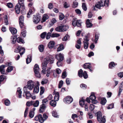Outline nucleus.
<instances>
[{"mask_svg": "<svg viewBox=\"0 0 123 123\" xmlns=\"http://www.w3.org/2000/svg\"><path fill=\"white\" fill-rule=\"evenodd\" d=\"M25 0H18V4L22 7V9L23 10L25 8L24 3Z\"/></svg>", "mask_w": 123, "mask_h": 123, "instance_id": "ddd939ff", "label": "nucleus"}, {"mask_svg": "<svg viewBox=\"0 0 123 123\" xmlns=\"http://www.w3.org/2000/svg\"><path fill=\"white\" fill-rule=\"evenodd\" d=\"M54 61V58L52 57H47L45 58L42 64V73L43 74H46L47 72L46 69L47 68V64L50 62V63H52Z\"/></svg>", "mask_w": 123, "mask_h": 123, "instance_id": "f257e3e1", "label": "nucleus"}, {"mask_svg": "<svg viewBox=\"0 0 123 123\" xmlns=\"http://www.w3.org/2000/svg\"><path fill=\"white\" fill-rule=\"evenodd\" d=\"M58 61L56 63L57 66L58 67L62 66V63L61 61Z\"/></svg>", "mask_w": 123, "mask_h": 123, "instance_id": "774afa93", "label": "nucleus"}, {"mask_svg": "<svg viewBox=\"0 0 123 123\" xmlns=\"http://www.w3.org/2000/svg\"><path fill=\"white\" fill-rule=\"evenodd\" d=\"M11 39L12 43L13 44H14L16 40V38L15 37L12 36L11 37Z\"/></svg>", "mask_w": 123, "mask_h": 123, "instance_id": "473e14b6", "label": "nucleus"}, {"mask_svg": "<svg viewBox=\"0 0 123 123\" xmlns=\"http://www.w3.org/2000/svg\"><path fill=\"white\" fill-rule=\"evenodd\" d=\"M26 96V98L28 99L30 98L31 96V94L30 92H27L26 93H25Z\"/></svg>", "mask_w": 123, "mask_h": 123, "instance_id": "a18cd8bd", "label": "nucleus"}, {"mask_svg": "<svg viewBox=\"0 0 123 123\" xmlns=\"http://www.w3.org/2000/svg\"><path fill=\"white\" fill-rule=\"evenodd\" d=\"M17 42L18 43H25L24 40L20 37H18L17 38Z\"/></svg>", "mask_w": 123, "mask_h": 123, "instance_id": "f704fd0d", "label": "nucleus"}, {"mask_svg": "<svg viewBox=\"0 0 123 123\" xmlns=\"http://www.w3.org/2000/svg\"><path fill=\"white\" fill-rule=\"evenodd\" d=\"M50 68H49L46 70L47 72L46 73H47L46 76L47 77H49V74L51 72L50 70Z\"/></svg>", "mask_w": 123, "mask_h": 123, "instance_id": "13d9d810", "label": "nucleus"}, {"mask_svg": "<svg viewBox=\"0 0 123 123\" xmlns=\"http://www.w3.org/2000/svg\"><path fill=\"white\" fill-rule=\"evenodd\" d=\"M34 119L36 121H39V122L41 123L44 122L43 118L42 117V115L41 114H39L35 117Z\"/></svg>", "mask_w": 123, "mask_h": 123, "instance_id": "9d476101", "label": "nucleus"}, {"mask_svg": "<svg viewBox=\"0 0 123 123\" xmlns=\"http://www.w3.org/2000/svg\"><path fill=\"white\" fill-rule=\"evenodd\" d=\"M105 118V116H103V117L102 116L98 117L97 118V120L99 122L102 121L103 118Z\"/></svg>", "mask_w": 123, "mask_h": 123, "instance_id": "603ef678", "label": "nucleus"}, {"mask_svg": "<svg viewBox=\"0 0 123 123\" xmlns=\"http://www.w3.org/2000/svg\"><path fill=\"white\" fill-rule=\"evenodd\" d=\"M62 31H67L69 28V26L66 25H62Z\"/></svg>", "mask_w": 123, "mask_h": 123, "instance_id": "393cba45", "label": "nucleus"}, {"mask_svg": "<svg viewBox=\"0 0 123 123\" xmlns=\"http://www.w3.org/2000/svg\"><path fill=\"white\" fill-rule=\"evenodd\" d=\"M66 82L67 85H70L71 82L69 78H66Z\"/></svg>", "mask_w": 123, "mask_h": 123, "instance_id": "69168bd1", "label": "nucleus"}, {"mask_svg": "<svg viewBox=\"0 0 123 123\" xmlns=\"http://www.w3.org/2000/svg\"><path fill=\"white\" fill-rule=\"evenodd\" d=\"M15 52L16 53H20L21 56H22L25 52V49L21 46H19L15 50Z\"/></svg>", "mask_w": 123, "mask_h": 123, "instance_id": "7ed1b4c3", "label": "nucleus"}, {"mask_svg": "<svg viewBox=\"0 0 123 123\" xmlns=\"http://www.w3.org/2000/svg\"><path fill=\"white\" fill-rule=\"evenodd\" d=\"M82 7L83 10L86 11L87 9V8L85 3H83L82 5Z\"/></svg>", "mask_w": 123, "mask_h": 123, "instance_id": "864d4df0", "label": "nucleus"}, {"mask_svg": "<svg viewBox=\"0 0 123 123\" xmlns=\"http://www.w3.org/2000/svg\"><path fill=\"white\" fill-rule=\"evenodd\" d=\"M34 112L32 111H31L29 113V116L31 118H32L34 116Z\"/></svg>", "mask_w": 123, "mask_h": 123, "instance_id": "3c124183", "label": "nucleus"}, {"mask_svg": "<svg viewBox=\"0 0 123 123\" xmlns=\"http://www.w3.org/2000/svg\"><path fill=\"white\" fill-rule=\"evenodd\" d=\"M33 104V102L31 101L27 102L26 104V105L28 106H30L32 105Z\"/></svg>", "mask_w": 123, "mask_h": 123, "instance_id": "052dcab7", "label": "nucleus"}, {"mask_svg": "<svg viewBox=\"0 0 123 123\" xmlns=\"http://www.w3.org/2000/svg\"><path fill=\"white\" fill-rule=\"evenodd\" d=\"M39 101L38 100H37L33 104V105L34 107H37L39 105Z\"/></svg>", "mask_w": 123, "mask_h": 123, "instance_id": "c03bdc74", "label": "nucleus"}, {"mask_svg": "<svg viewBox=\"0 0 123 123\" xmlns=\"http://www.w3.org/2000/svg\"><path fill=\"white\" fill-rule=\"evenodd\" d=\"M22 7L18 4H17L16 6L15 10L17 14H19L20 11V7Z\"/></svg>", "mask_w": 123, "mask_h": 123, "instance_id": "4468645a", "label": "nucleus"}, {"mask_svg": "<svg viewBox=\"0 0 123 123\" xmlns=\"http://www.w3.org/2000/svg\"><path fill=\"white\" fill-rule=\"evenodd\" d=\"M47 34V33L46 32H44L41 34V37L42 38H44Z\"/></svg>", "mask_w": 123, "mask_h": 123, "instance_id": "e2e57ef3", "label": "nucleus"}, {"mask_svg": "<svg viewBox=\"0 0 123 123\" xmlns=\"http://www.w3.org/2000/svg\"><path fill=\"white\" fill-rule=\"evenodd\" d=\"M53 6V4L51 3H49L48 5V8L50 9H52Z\"/></svg>", "mask_w": 123, "mask_h": 123, "instance_id": "338daca9", "label": "nucleus"}, {"mask_svg": "<svg viewBox=\"0 0 123 123\" xmlns=\"http://www.w3.org/2000/svg\"><path fill=\"white\" fill-rule=\"evenodd\" d=\"M86 26L87 27L90 28L92 26V24L90 22L89 19H87L86 20Z\"/></svg>", "mask_w": 123, "mask_h": 123, "instance_id": "a211bd4d", "label": "nucleus"}, {"mask_svg": "<svg viewBox=\"0 0 123 123\" xmlns=\"http://www.w3.org/2000/svg\"><path fill=\"white\" fill-rule=\"evenodd\" d=\"M64 47L63 45L62 44L60 45L59 47L57 49V51L59 52L61 51L64 49Z\"/></svg>", "mask_w": 123, "mask_h": 123, "instance_id": "cd10ccee", "label": "nucleus"}, {"mask_svg": "<svg viewBox=\"0 0 123 123\" xmlns=\"http://www.w3.org/2000/svg\"><path fill=\"white\" fill-rule=\"evenodd\" d=\"M83 76L85 79H86L88 77V75L86 71H84L83 73Z\"/></svg>", "mask_w": 123, "mask_h": 123, "instance_id": "5fc2aeb1", "label": "nucleus"}, {"mask_svg": "<svg viewBox=\"0 0 123 123\" xmlns=\"http://www.w3.org/2000/svg\"><path fill=\"white\" fill-rule=\"evenodd\" d=\"M55 57L58 61H62L63 59V54L60 53L56 54L55 56Z\"/></svg>", "mask_w": 123, "mask_h": 123, "instance_id": "f8f14e48", "label": "nucleus"}, {"mask_svg": "<svg viewBox=\"0 0 123 123\" xmlns=\"http://www.w3.org/2000/svg\"><path fill=\"white\" fill-rule=\"evenodd\" d=\"M35 84V82L32 80L29 81L27 83V86L28 89L30 90H31L33 88Z\"/></svg>", "mask_w": 123, "mask_h": 123, "instance_id": "20e7f679", "label": "nucleus"}, {"mask_svg": "<svg viewBox=\"0 0 123 123\" xmlns=\"http://www.w3.org/2000/svg\"><path fill=\"white\" fill-rule=\"evenodd\" d=\"M106 99L105 98H102L101 101V103L102 105H104L106 103Z\"/></svg>", "mask_w": 123, "mask_h": 123, "instance_id": "49530a36", "label": "nucleus"}, {"mask_svg": "<svg viewBox=\"0 0 123 123\" xmlns=\"http://www.w3.org/2000/svg\"><path fill=\"white\" fill-rule=\"evenodd\" d=\"M17 94L18 95L19 98H20L22 97V91L21 89L20 88H18L17 89Z\"/></svg>", "mask_w": 123, "mask_h": 123, "instance_id": "412c9836", "label": "nucleus"}, {"mask_svg": "<svg viewBox=\"0 0 123 123\" xmlns=\"http://www.w3.org/2000/svg\"><path fill=\"white\" fill-rule=\"evenodd\" d=\"M6 76L4 75H3L0 76V81H3L6 78Z\"/></svg>", "mask_w": 123, "mask_h": 123, "instance_id": "37998d69", "label": "nucleus"}, {"mask_svg": "<svg viewBox=\"0 0 123 123\" xmlns=\"http://www.w3.org/2000/svg\"><path fill=\"white\" fill-rule=\"evenodd\" d=\"M49 18V16L46 14H44L43 15L42 18V20H41L42 23L45 22L46 20L48 19Z\"/></svg>", "mask_w": 123, "mask_h": 123, "instance_id": "dca6fc26", "label": "nucleus"}, {"mask_svg": "<svg viewBox=\"0 0 123 123\" xmlns=\"http://www.w3.org/2000/svg\"><path fill=\"white\" fill-rule=\"evenodd\" d=\"M40 94L41 95L43 94L44 92V88L43 87H41L40 88Z\"/></svg>", "mask_w": 123, "mask_h": 123, "instance_id": "4d7b16f0", "label": "nucleus"}, {"mask_svg": "<svg viewBox=\"0 0 123 123\" xmlns=\"http://www.w3.org/2000/svg\"><path fill=\"white\" fill-rule=\"evenodd\" d=\"M56 101L53 100H51L50 103V105L52 106L55 107L56 106Z\"/></svg>", "mask_w": 123, "mask_h": 123, "instance_id": "a878e982", "label": "nucleus"}, {"mask_svg": "<svg viewBox=\"0 0 123 123\" xmlns=\"http://www.w3.org/2000/svg\"><path fill=\"white\" fill-rule=\"evenodd\" d=\"M113 62H111L109 64V67L111 68H112L116 65Z\"/></svg>", "mask_w": 123, "mask_h": 123, "instance_id": "c9c22d12", "label": "nucleus"}, {"mask_svg": "<svg viewBox=\"0 0 123 123\" xmlns=\"http://www.w3.org/2000/svg\"><path fill=\"white\" fill-rule=\"evenodd\" d=\"M13 67L12 66H10L7 68L6 71L8 73L10 72L13 70Z\"/></svg>", "mask_w": 123, "mask_h": 123, "instance_id": "ea45409f", "label": "nucleus"}, {"mask_svg": "<svg viewBox=\"0 0 123 123\" xmlns=\"http://www.w3.org/2000/svg\"><path fill=\"white\" fill-rule=\"evenodd\" d=\"M60 36L59 34L56 33H53L51 34V37H57Z\"/></svg>", "mask_w": 123, "mask_h": 123, "instance_id": "4c0bfd02", "label": "nucleus"}, {"mask_svg": "<svg viewBox=\"0 0 123 123\" xmlns=\"http://www.w3.org/2000/svg\"><path fill=\"white\" fill-rule=\"evenodd\" d=\"M97 116V118L98 117L102 116V114L101 112L100 111H98L97 112L96 114Z\"/></svg>", "mask_w": 123, "mask_h": 123, "instance_id": "6e6d98bb", "label": "nucleus"}, {"mask_svg": "<svg viewBox=\"0 0 123 123\" xmlns=\"http://www.w3.org/2000/svg\"><path fill=\"white\" fill-rule=\"evenodd\" d=\"M100 6H108L109 3V0H101L100 2H98Z\"/></svg>", "mask_w": 123, "mask_h": 123, "instance_id": "39448f33", "label": "nucleus"}, {"mask_svg": "<svg viewBox=\"0 0 123 123\" xmlns=\"http://www.w3.org/2000/svg\"><path fill=\"white\" fill-rule=\"evenodd\" d=\"M31 56L30 55H28L27 56V57L26 59V63L27 64H28L30 63L31 61Z\"/></svg>", "mask_w": 123, "mask_h": 123, "instance_id": "4be33fe9", "label": "nucleus"}, {"mask_svg": "<svg viewBox=\"0 0 123 123\" xmlns=\"http://www.w3.org/2000/svg\"><path fill=\"white\" fill-rule=\"evenodd\" d=\"M64 7L65 8H67L70 6L69 4L66 2H65L63 4Z\"/></svg>", "mask_w": 123, "mask_h": 123, "instance_id": "a19ab883", "label": "nucleus"}, {"mask_svg": "<svg viewBox=\"0 0 123 123\" xmlns=\"http://www.w3.org/2000/svg\"><path fill=\"white\" fill-rule=\"evenodd\" d=\"M89 63H86L84 65V68H89L90 67Z\"/></svg>", "mask_w": 123, "mask_h": 123, "instance_id": "09e8293b", "label": "nucleus"}, {"mask_svg": "<svg viewBox=\"0 0 123 123\" xmlns=\"http://www.w3.org/2000/svg\"><path fill=\"white\" fill-rule=\"evenodd\" d=\"M40 16L38 15L34 16L33 18V21L34 23H38L40 21L41 18Z\"/></svg>", "mask_w": 123, "mask_h": 123, "instance_id": "0eeeda50", "label": "nucleus"}, {"mask_svg": "<svg viewBox=\"0 0 123 123\" xmlns=\"http://www.w3.org/2000/svg\"><path fill=\"white\" fill-rule=\"evenodd\" d=\"M51 23H50L49 25H50V26H51L53 25L57 21L55 18H53L51 20Z\"/></svg>", "mask_w": 123, "mask_h": 123, "instance_id": "b1692460", "label": "nucleus"}, {"mask_svg": "<svg viewBox=\"0 0 123 123\" xmlns=\"http://www.w3.org/2000/svg\"><path fill=\"white\" fill-rule=\"evenodd\" d=\"M63 83V82L62 80H61L60 81L58 85V88H60L62 87Z\"/></svg>", "mask_w": 123, "mask_h": 123, "instance_id": "680f3d73", "label": "nucleus"}, {"mask_svg": "<svg viewBox=\"0 0 123 123\" xmlns=\"http://www.w3.org/2000/svg\"><path fill=\"white\" fill-rule=\"evenodd\" d=\"M7 66V65H2L0 67V72L1 73L3 74H6L5 73V70L4 69L5 67Z\"/></svg>", "mask_w": 123, "mask_h": 123, "instance_id": "2eb2a0df", "label": "nucleus"}, {"mask_svg": "<svg viewBox=\"0 0 123 123\" xmlns=\"http://www.w3.org/2000/svg\"><path fill=\"white\" fill-rule=\"evenodd\" d=\"M28 89L27 86H25L23 88V90L24 91V93H26L27 92H29L27 91Z\"/></svg>", "mask_w": 123, "mask_h": 123, "instance_id": "bf43d9fd", "label": "nucleus"}, {"mask_svg": "<svg viewBox=\"0 0 123 123\" xmlns=\"http://www.w3.org/2000/svg\"><path fill=\"white\" fill-rule=\"evenodd\" d=\"M52 114L53 116L55 117H58L57 112L55 111H52Z\"/></svg>", "mask_w": 123, "mask_h": 123, "instance_id": "8fccbe9b", "label": "nucleus"}, {"mask_svg": "<svg viewBox=\"0 0 123 123\" xmlns=\"http://www.w3.org/2000/svg\"><path fill=\"white\" fill-rule=\"evenodd\" d=\"M78 5V3L76 1H74L73 2V7L74 8H75L77 7Z\"/></svg>", "mask_w": 123, "mask_h": 123, "instance_id": "0e129e2a", "label": "nucleus"}, {"mask_svg": "<svg viewBox=\"0 0 123 123\" xmlns=\"http://www.w3.org/2000/svg\"><path fill=\"white\" fill-rule=\"evenodd\" d=\"M89 40L88 39L87 37L86 36L85 38L84 39V41H83L84 44V47L85 49H87L88 46Z\"/></svg>", "mask_w": 123, "mask_h": 123, "instance_id": "6e6552de", "label": "nucleus"}, {"mask_svg": "<svg viewBox=\"0 0 123 123\" xmlns=\"http://www.w3.org/2000/svg\"><path fill=\"white\" fill-rule=\"evenodd\" d=\"M5 104L6 106H8L10 104V101L8 99H6L5 100Z\"/></svg>", "mask_w": 123, "mask_h": 123, "instance_id": "de8ad7c7", "label": "nucleus"}, {"mask_svg": "<svg viewBox=\"0 0 123 123\" xmlns=\"http://www.w3.org/2000/svg\"><path fill=\"white\" fill-rule=\"evenodd\" d=\"M73 98L70 96H68L64 98L63 101L66 103L69 104L71 103L73 101Z\"/></svg>", "mask_w": 123, "mask_h": 123, "instance_id": "423d86ee", "label": "nucleus"}, {"mask_svg": "<svg viewBox=\"0 0 123 123\" xmlns=\"http://www.w3.org/2000/svg\"><path fill=\"white\" fill-rule=\"evenodd\" d=\"M99 34L95 35V43H97V41L99 38Z\"/></svg>", "mask_w": 123, "mask_h": 123, "instance_id": "58836bf2", "label": "nucleus"}, {"mask_svg": "<svg viewBox=\"0 0 123 123\" xmlns=\"http://www.w3.org/2000/svg\"><path fill=\"white\" fill-rule=\"evenodd\" d=\"M55 43L53 41L50 42L49 43L48 47L50 49L53 48L54 46Z\"/></svg>", "mask_w": 123, "mask_h": 123, "instance_id": "f3484780", "label": "nucleus"}, {"mask_svg": "<svg viewBox=\"0 0 123 123\" xmlns=\"http://www.w3.org/2000/svg\"><path fill=\"white\" fill-rule=\"evenodd\" d=\"M69 37V36L68 35H66L62 39V40L63 41H65L68 40Z\"/></svg>", "mask_w": 123, "mask_h": 123, "instance_id": "72a5a7b5", "label": "nucleus"}, {"mask_svg": "<svg viewBox=\"0 0 123 123\" xmlns=\"http://www.w3.org/2000/svg\"><path fill=\"white\" fill-rule=\"evenodd\" d=\"M9 29L10 31L13 34H16L17 32V30L14 28H9Z\"/></svg>", "mask_w": 123, "mask_h": 123, "instance_id": "6ab92c4d", "label": "nucleus"}, {"mask_svg": "<svg viewBox=\"0 0 123 123\" xmlns=\"http://www.w3.org/2000/svg\"><path fill=\"white\" fill-rule=\"evenodd\" d=\"M123 90V85L122 83L121 84V85L120 87H119V89L118 92V95L119 96L121 94V93L122 92Z\"/></svg>", "mask_w": 123, "mask_h": 123, "instance_id": "c756f323", "label": "nucleus"}, {"mask_svg": "<svg viewBox=\"0 0 123 123\" xmlns=\"http://www.w3.org/2000/svg\"><path fill=\"white\" fill-rule=\"evenodd\" d=\"M55 95L54 99L55 101H58L59 98V93L58 92H55Z\"/></svg>", "mask_w": 123, "mask_h": 123, "instance_id": "5701e85b", "label": "nucleus"}, {"mask_svg": "<svg viewBox=\"0 0 123 123\" xmlns=\"http://www.w3.org/2000/svg\"><path fill=\"white\" fill-rule=\"evenodd\" d=\"M64 17L65 16L63 14L60 13H59V19L60 20L63 19L64 18Z\"/></svg>", "mask_w": 123, "mask_h": 123, "instance_id": "79ce46f5", "label": "nucleus"}, {"mask_svg": "<svg viewBox=\"0 0 123 123\" xmlns=\"http://www.w3.org/2000/svg\"><path fill=\"white\" fill-rule=\"evenodd\" d=\"M39 51L41 52H43L44 50L43 46L42 45H40L39 47Z\"/></svg>", "mask_w": 123, "mask_h": 123, "instance_id": "e433bc0d", "label": "nucleus"}, {"mask_svg": "<svg viewBox=\"0 0 123 123\" xmlns=\"http://www.w3.org/2000/svg\"><path fill=\"white\" fill-rule=\"evenodd\" d=\"M83 70L81 69L79 70L78 72V76L80 77H82L83 76Z\"/></svg>", "mask_w": 123, "mask_h": 123, "instance_id": "2f4dec72", "label": "nucleus"}, {"mask_svg": "<svg viewBox=\"0 0 123 123\" xmlns=\"http://www.w3.org/2000/svg\"><path fill=\"white\" fill-rule=\"evenodd\" d=\"M90 99L92 100V102L94 104H96L98 102V101L96 100V97L93 93L91 94V95L90 96Z\"/></svg>", "mask_w": 123, "mask_h": 123, "instance_id": "1a4fd4ad", "label": "nucleus"}, {"mask_svg": "<svg viewBox=\"0 0 123 123\" xmlns=\"http://www.w3.org/2000/svg\"><path fill=\"white\" fill-rule=\"evenodd\" d=\"M34 70L35 73L38 72L39 71V68L38 65L37 64H35L34 68Z\"/></svg>", "mask_w": 123, "mask_h": 123, "instance_id": "aec40b11", "label": "nucleus"}, {"mask_svg": "<svg viewBox=\"0 0 123 123\" xmlns=\"http://www.w3.org/2000/svg\"><path fill=\"white\" fill-rule=\"evenodd\" d=\"M55 30L57 31L60 32L62 31V25L57 27Z\"/></svg>", "mask_w": 123, "mask_h": 123, "instance_id": "7c9ffc66", "label": "nucleus"}, {"mask_svg": "<svg viewBox=\"0 0 123 123\" xmlns=\"http://www.w3.org/2000/svg\"><path fill=\"white\" fill-rule=\"evenodd\" d=\"M81 21L80 20H77L76 18H74L72 21V24L74 26H76L80 27L81 26Z\"/></svg>", "mask_w": 123, "mask_h": 123, "instance_id": "f03ea898", "label": "nucleus"}, {"mask_svg": "<svg viewBox=\"0 0 123 123\" xmlns=\"http://www.w3.org/2000/svg\"><path fill=\"white\" fill-rule=\"evenodd\" d=\"M19 23L20 26L21 28H23L24 25V17L23 16H21L19 17Z\"/></svg>", "mask_w": 123, "mask_h": 123, "instance_id": "9b49d317", "label": "nucleus"}, {"mask_svg": "<svg viewBox=\"0 0 123 123\" xmlns=\"http://www.w3.org/2000/svg\"><path fill=\"white\" fill-rule=\"evenodd\" d=\"M39 88L38 86H36L35 87L33 90V92L36 93H38L39 91Z\"/></svg>", "mask_w": 123, "mask_h": 123, "instance_id": "bb28decb", "label": "nucleus"}, {"mask_svg": "<svg viewBox=\"0 0 123 123\" xmlns=\"http://www.w3.org/2000/svg\"><path fill=\"white\" fill-rule=\"evenodd\" d=\"M4 23H5V24L6 25H8V23L7 16L6 15H5L4 17Z\"/></svg>", "mask_w": 123, "mask_h": 123, "instance_id": "c85d7f7f", "label": "nucleus"}]
</instances>
